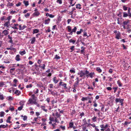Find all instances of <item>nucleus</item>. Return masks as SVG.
I'll use <instances>...</instances> for the list:
<instances>
[{
	"label": "nucleus",
	"instance_id": "6ab92c4d",
	"mask_svg": "<svg viewBox=\"0 0 131 131\" xmlns=\"http://www.w3.org/2000/svg\"><path fill=\"white\" fill-rule=\"evenodd\" d=\"M39 31V30L38 29H34L33 30V34L37 33Z\"/></svg>",
	"mask_w": 131,
	"mask_h": 131
},
{
	"label": "nucleus",
	"instance_id": "473e14b6",
	"mask_svg": "<svg viewBox=\"0 0 131 131\" xmlns=\"http://www.w3.org/2000/svg\"><path fill=\"white\" fill-rule=\"evenodd\" d=\"M90 125V126H92L93 128H95L96 127H98L96 126H95V125L94 123H93L92 124H90L89 125V126Z\"/></svg>",
	"mask_w": 131,
	"mask_h": 131
},
{
	"label": "nucleus",
	"instance_id": "f03ea898",
	"mask_svg": "<svg viewBox=\"0 0 131 131\" xmlns=\"http://www.w3.org/2000/svg\"><path fill=\"white\" fill-rule=\"evenodd\" d=\"M88 73V71L87 70H86L84 71L81 70L78 73V75H80V77L82 78L83 76H84V75L87 74Z\"/></svg>",
	"mask_w": 131,
	"mask_h": 131
},
{
	"label": "nucleus",
	"instance_id": "f704fd0d",
	"mask_svg": "<svg viewBox=\"0 0 131 131\" xmlns=\"http://www.w3.org/2000/svg\"><path fill=\"white\" fill-rule=\"evenodd\" d=\"M79 81H76L74 83V86H77L78 85Z\"/></svg>",
	"mask_w": 131,
	"mask_h": 131
},
{
	"label": "nucleus",
	"instance_id": "69168bd1",
	"mask_svg": "<svg viewBox=\"0 0 131 131\" xmlns=\"http://www.w3.org/2000/svg\"><path fill=\"white\" fill-rule=\"evenodd\" d=\"M60 128H61L62 130H65V127L64 126H63L62 125L60 126Z\"/></svg>",
	"mask_w": 131,
	"mask_h": 131
},
{
	"label": "nucleus",
	"instance_id": "b1692460",
	"mask_svg": "<svg viewBox=\"0 0 131 131\" xmlns=\"http://www.w3.org/2000/svg\"><path fill=\"white\" fill-rule=\"evenodd\" d=\"M19 53L22 56L26 54V52L25 50H24L23 51H20L19 52Z\"/></svg>",
	"mask_w": 131,
	"mask_h": 131
},
{
	"label": "nucleus",
	"instance_id": "a18cd8bd",
	"mask_svg": "<svg viewBox=\"0 0 131 131\" xmlns=\"http://www.w3.org/2000/svg\"><path fill=\"white\" fill-rule=\"evenodd\" d=\"M128 7L126 6L125 5H123V9L125 11L127 9Z\"/></svg>",
	"mask_w": 131,
	"mask_h": 131
},
{
	"label": "nucleus",
	"instance_id": "cd10ccee",
	"mask_svg": "<svg viewBox=\"0 0 131 131\" xmlns=\"http://www.w3.org/2000/svg\"><path fill=\"white\" fill-rule=\"evenodd\" d=\"M81 5L80 4H78L76 5V8L77 9H81Z\"/></svg>",
	"mask_w": 131,
	"mask_h": 131
},
{
	"label": "nucleus",
	"instance_id": "79ce46f5",
	"mask_svg": "<svg viewBox=\"0 0 131 131\" xmlns=\"http://www.w3.org/2000/svg\"><path fill=\"white\" fill-rule=\"evenodd\" d=\"M25 103V101H21L20 102V105H21V106H23L24 105V103Z\"/></svg>",
	"mask_w": 131,
	"mask_h": 131
},
{
	"label": "nucleus",
	"instance_id": "5701e85b",
	"mask_svg": "<svg viewBox=\"0 0 131 131\" xmlns=\"http://www.w3.org/2000/svg\"><path fill=\"white\" fill-rule=\"evenodd\" d=\"M41 107L42 110L43 111H45L46 112H47L48 110L47 109H45V106H41Z\"/></svg>",
	"mask_w": 131,
	"mask_h": 131
},
{
	"label": "nucleus",
	"instance_id": "ddd939ff",
	"mask_svg": "<svg viewBox=\"0 0 131 131\" xmlns=\"http://www.w3.org/2000/svg\"><path fill=\"white\" fill-rule=\"evenodd\" d=\"M20 56L19 54L17 55L15 57V59L17 61H19L21 60Z\"/></svg>",
	"mask_w": 131,
	"mask_h": 131
},
{
	"label": "nucleus",
	"instance_id": "864d4df0",
	"mask_svg": "<svg viewBox=\"0 0 131 131\" xmlns=\"http://www.w3.org/2000/svg\"><path fill=\"white\" fill-rule=\"evenodd\" d=\"M23 107V106H21L18 108V110L19 111H21Z\"/></svg>",
	"mask_w": 131,
	"mask_h": 131
},
{
	"label": "nucleus",
	"instance_id": "338daca9",
	"mask_svg": "<svg viewBox=\"0 0 131 131\" xmlns=\"http://www.w3.org/2000/svg\"><path fill=\"white\" fill-rule=\"evenodd\" d=\"M53 85L52 84H50L49 85V88H53Z\"/></svg>",
	"mask_w": 131,
	"mask_h": 131
},
{
	"label": "nucleus",
	"instance_id": "2f4dec72",
	"mask_svg": "<svg viewBox=\"0 0 131 131\" xmlns=\"http://www.w3.org/2000/svg\"><path fill=\"white\" fill-rule=\"evenodd\" d=\"M11 118V117L9 116L8 117V118L7 119L6 121L7 123H11V122L10 121Z\"/></svg>",
	"mask_w": 131,
	"mask_h": 131
},
{
	"label": "nucleus",
	"instance_id": "0e129e2a",
	"mask_svg": "<svg viewBox=\"0 0 131 131\" xmlns=\"http://www.w3.org/2000/svg\"><path fill=\"white\" fill-rule=\"evenodd\" d=\"M56 27L57 26L56 25L53 26L52 27V30L53 31H54L56 28Z\"/></svg>",
	"mask_w": 131,
	"mask_h": 131
},
{
	"label": "nucleus",
	"instance_id": "680f3d73",
	"mask_svg": "<svg viewBox=\"0 0 131 131\" xmlns=\"http://www.w3.org/2000/svg\"><path fill=\"white\" fill-rule=\"evenodd\" d=\"M5 17L4 16H3L2 17H0V19L1 20L3 21L5 19Z\"/></svg>",
	"mask_w": 131,
	"mask_h": 131
},
{
	"label": "nucleus",
	"instance_id": "bf43d9fd",
	"mask_svg": "<svg viewBox=\"0 0 131 131\" xmlns=\"http://www.w3.org/2000/svg\"><path fill=\"white\" fill-rule=\"evenodd\" d=\"M30 14L29 13H27L26 14H25L24 15V16L25 17H29L30 16Z\"/></svg>",
	"mask_w": 131,
	"mask_h": 131
},
{
	"label": "nucleus",
	"instance_id": "49530a36",
	"mask_svg": "<svg viewBox=\"0 0 131 131\" xmlns=\"http://www.w3.org/2000/svg\"><path fill=\"white\" fill-rule=\"evenodd\" d=\"M21 117H23V120L24 121H25L27 119V117L26 116H23L22 115L21 116Z\"/></svg>",
	"mask_w": 131,
	"mask_h": 131
},
{
	"label": "nucleus",
	"instance_id": "c9c22d12",
	"mask_svg": "<svg viewBox=\"0 0 131 131\" xmlns=\"http://www.w3.org/2000/svg\"><path fill=\"white\" fill-rule=\"evenodd\" d=\"M14 4L13 3H11L9 2H8V3L7 4V6H13Z\"/></svg>",
	"mask_w": 131,
	"mask_h": 131
},
{
	"label": "nucleus",
	"instance_id": "58836bf2",
	"mask_svg": "<svg viewBox=\"0 0 131 131\" xmlns=\"http://www.w3.org/2000/svg\"><path fill=\"white\" fill-rule=\"evenodd\" d=\"M82 128L83 130L84 131H88L87 129L86 128V127L85 126H83L82 127Z\"/></svg>",
	"mask_w": 131,
	"mask_h": 131
},
{
	"label": "nucleus",
	"instance_id": "9d476101",
	"mask_svg": "<svg viewBox=\"0 0 131 131\" xmlns=\"http://www.w3.org/2000/svg\"><path fill=\"white\" fill-rule=\"evenodd\" d=\"M21 26V25H20L19 26V30H23L27 27V26L24 25H23L22 27Z\"/></svg>",
	"mask_w": 131,
	"mask_h": 131
},
{
	"label": "nucleus",
	"instance_id": "4d7b16f0",
	"mask_svg": "<svg viewBox=\"0 0 131 131\" xmlns=\"http://www.w3.org/2000/svg\"><path fill=\"white\" fill-rule=\"evenodd\" d=\"M9 109L11 111H13L14 110V108L13 106L12 107H9Z\"/></svg>",
	"mask_w": 131,
	"mask_h": 131
},
{
	"label": "nucleus",
	"instance_id": "412c9836",
	"mask_svg": "<svg viewBox=\"0 0 131 131\" xmlns=\"http://www.w3.org/2000/svg\"><path fill=\"white\" fill-rule=\"evenodd\" d=\"M14 93L15 94H16L17 95H19L20 94L21 92L18 90H16L15 91Z\"/></svg>",
	"mask_w": 131,
	"mask_h": 131
},
{
	"label": "nucleus",
	"instance_id": "6e6d98bb",
	"mask_svg": "<svg viewBox=\"0 0 131 131\" xmlns=\"http://www.w3.org/2000/svg\"><path fill=\"white\" fill-rule=\"evenodd\" d=\"M113 89L114 90V93H115L117 91V87H113Z\"/></svg>",
	"mask_w": 131,
	"mask_h": 131
},
{
	"label": "nucleus",
	"instance_id": "f3484780",
	"mask_svg": "<svg viewBox=\"0 0 131 131\" xmlns=\"http://www.w3.org/2000/svg\"><path fill=\"white\" fill-rule=\"evenodd\" d=\"M23 3L26 7L27 6L29 5V2L28 1H24Z\"/></svg>",
	"mask_w": 131,
	"mask_h": 131
},
{
	"label": "nucleus",
	"instance_id": "f8f14e48",
	"mask_svg": "<svg viewBox=\"0 0 131 131\" xmlns=\"http://www.w3.org/2000/svg\"><path fill=\"white\" fill-rule=\"evenodd\" d=\"M50 19L49 18H48L46 19L45 20L44 24L45 25L48 24L50 23Z\"/></svg>",
	"mask_w": 131,
	"mask_h": 131
},
{
	"label": "nucleus",
	"instance_id": "2eb2a0df",
	"mask_svg": "<svg viewBox=\"0 0 131 131\" xmlns=\"http://www.w3.org/2000/svg\"><path fill=\"white\" fill-rule=\"evenodd\" d=\"M39 67L44 70L45 69V64H43L42 65L40 64L39 65Z\"/></svg>",
	"mask_w": 131,
	"mask_h": 131
},
{
	"label": "nucleus",
	"instance_id": "37998d69",
	"mask_svg": "<svg viewBox=\"0 0 131 131\" xmlns=\"http://www.w3.org/2000/svg\"><path fill=\"white\" fill-rule=\"evenodd\" d=\"M7 126V124H6V126L4 125H0V128H5Z\"/></svg>",
	"mask_w": 131,
	"mask_h": 131
},
{
	"label": "nucleus",
	"instance_id": "dca6fc26",
	"mask_svg": "<svg viewBox=\"0 0 131 131\" xmlns=\"http://www.w3.org/2000/svg\"><path fill=\"white\" fill-rule=\"evenodd\" d=\"M2 33L5 36H6L9 34V32L7 30H5L3 31Z\"/></svg>",
	"mask_w": 131,
	"mask_h": 131
},
{
	"label": "nucleus",
	"instance_id": "e2e57ef3",
	"mask_svg": "<svg viewBox=\"0 0 131 131\" xmlns=\"http://www.w3.org/2000/svg\"><path fill=\"white\" fill-rule=\"evenodd\" d=\"M21 3L19 2L18 3L16 4V6L17 7H18L20 6L21 5Z\"/></svg>",
	"mask_w": 131,
	"mask_h": 131
},
{
	"label": "nucleus",
	"instance_id": "774afa93",
	"mask_svg": "<svg viewBox=\"0 0 131 131\" xmlns=\"http://www.w3.org/2000/svg\"><path fill=\"white\" fill-rule=\"evenodd\" d=\"M11 17L12 16H10L7 17V19L8 20V21H10V19H11Z\"/></svg>",
	"mask_w": 131,
	"mask_h": 131
},
{
	"label": "nucleus",
	"instance_id": "a878e982",
	"mask_svg": "<svg viewBox=\"0 0 131 131\" xmlns=\"http://www.w3.org/2000/svg\"><path fill=\"white\" fill-rule=\"evenodd\" d=\"M128 16V14L126 13V12H124L123 13V17H126L127 16Z\"/></svg>",
	"mask_w": 131,
	"mask_h": 131
},
{
	"label": "nucleus",
	"instance_id": "72a5a7b5",
	"mask_svg": "<svg viewBox=\"0 0 131 131\" xmlns=\"http://www.w3.org/2000/svg\"><path fill=\"white\" fill-rule=\"evenodd\" d=\"M6 99L8 100H12L13 99V98L10 96H9L7 97Z\"/></svg>",
	"mask_w": 131,
	"mask_h": 131
},
{
	"label": "nucleus",
	"instance_id": "603ef678",
	"mask_svg": "<svg viewBox=\"0 0 131 131\" xmlns=\"http://www.w3.org/2000/svg\"><path fill=\"white\" fill-rule=\"evenodd\" d=\"M54 58L57 59H58L60 58V57L59 56H58V55L56 54L55 55Z\"/></svg>",
	"mask_w": 131,
	"mask_h": 131
},
{
	"label": "nucleus",
	"instance_id": "7c9ffc66",
	"mask_svg": "<svg viewBox=\"0 0 131 131\" xmlns=\"http://www.w3.org/2000/svg\"><path fill=\"white\" fill-rule=\"evenodd\" d=\"M53 81L54 83L56 84L58 82V81L56 79L55 77L53 78Z\"/></svg>",
	"mask_w": 131,
	"mask_h": 131
},
{
	"label": "nucleus",
	"instance_id": "bb28decb",
	"mask_svg": "<svg viewBox=\"0 0 131 131\" xmlns=\"http://www.w3.org/2000/svg\"><path fill=\"white\" fill-rule=\"evenodd\" d=\"M31 97L32 98V99H33L34 100H36L37 97H36L34 94H32L31 95Z\"/></svg>",
	"mask_w": 131,
	"mask_h": 131
},
{
	"label": "nucleus",
	"instance_id": "8fccbe9b",
	"mask_svg": "<svg viewBox=\"0 0 131 131\" xmlns=\"http://www.w3.org/2000/svg\"><path fill=\"white\" fill-rule=\"evenodd\" d=\"M70 72L71 73H74L75 72V70L74 69H71L70 70Z\"/></svg>",
	"mask_w": 131,
	"mask_h": 131
},
{
	"label": "nucleus",
	"instance_id": "20e7f679",
	"mask_svg": "<svg viewBox=\"0 0 131 131\" xmlns=\"http://www.w3.org/2000/svg\"><path fill=\"white\" fill-rule=\"evenodd\" d=\"M114 33L115 34V38L117 39H119L121 38V34L120 32L115 30L114 31Z\"/></svg>",
	"mask_w": 131,
	"mask_h": 131
},
{
	"label": "nucleus",
	"instance_id": "09e8293b",
	"mask_svg": "<svg viewBox=\"0 0 131 131\" xmlns=\"http://www.w3.org/2000/svg\"><path fill=\"white\" fill-rule=\"evenodd\" d=\"M32 86V85L30 84L29 85H27L26 86V88H30Z\"/></svg>",
	"mask_w": 131,
	"mask_h": 131
},
{
	"label": "nucleus",
	"instance_id": "6e6552de",
	"mask_svg": "<svg viewBox=\"0 0 131 131\" xmlns=\"http://www.w3.org/2000/svg\"><path fill=\"white\" fill-rule=\"evenodd\" d=\"M124 101L123 99H121L120 98H117L116 99L115 101L116 103L119 102L120 103L123 102Z\"/></svg>",
	"mask_w": 131,
	"mask_h": 131
},
{
	"label": "nucleus",
	"instance_id": "e433bc0d",
	"mask_svg": "<svg viewBox=\"0 0 131 131\" xmlns=\"http://www.w3.org/2000/svg\"><path fill=\"white\" fill-rule=\"evenodd\" d=\"M33 91L34 93H35V94H36L38 92L39 90L38 89H35Z\"/></svg>",
	"mask_w": 131,
	"mask_h": 131
},
{
	"label": "nucleus",
	"instance_id": "423d86ee",
	"mask_svg": "<svg viewBox=\"0 0 131 131\" xmlns=\"http://www.w3.org/2000/svg\"><path fill=\"white\" fill-rule=\"evenodd\" d=\"M36 100H34L33 99H32L31 98H30L29 99L28 101V103H27L28 104H37L36 102Z\"/></svg>",
	"mask_w": 131,
	"mask_h": 131
},
{
	"label": "nucleus",
	"instance_id": "a19ab883",
	"mask_svg": "<svg viewBox=\"0 0 131 131\" xmlns=\"http://www.w3.org/2000/svg\"><path fill=\"white\" fill-rule=\"evenodd\" d=\"M4 99V97L3 94H1L0 93V99L1 100H3Z\"/></svg>",
	"mask_w": 131,
	"mask_h": 131
},
{
	"label": "nucleus",
	"instance_id": "de8ad7c7",
	"mask_svg": "<svg viewBox=\"0 0 131 131\" xmlns=\"http://www.w3.org/2000/svg\"><path fill=\"white\" fill-rule=\"evenodd\" d=\"M92 119L94 122H95L96 121V117L94 116L92 118Z\"/></svg>",
	"mask_w": 131,
	"mask_h": 131
},
{
	"label": "nucleus",
	"instance_id": "c756f323",
	"mask_svg": "<svg viewBox=\"0 0 131 131\" xmlns=\"http://www.w3.org/2000/svg\"><path fill=\"white\" fill-rule=\"evenodd\" d=\"M6 49L13 51H15V48L12 47H10V48H6Z\"/></svg>",
	"mask_w": 131,
	"mask_h": 131
},
{
	"label": "nucleus",
	"instance_id": "c03bdc74",
	"mask_svg": "<svg viewBox=\"0 0 131 131\" xmlns=\"http://www.w3.org/2000/svg\"><path fill=\"white\" fill-rule=\"evenodd\" d=\"M5 85L4 82H2L0 83V87H2Z\"/></svg>",
	"mask_w": 131,
	"mask_h": 131
},
{
	"label": "nucleus",
	"instance_id": "393cba45",
	"mask_svg": "<svg viewBox=\"0 0 131 131\" xmlns=\"http://www.w3.org/2000/svg\"><path fill=\"white\" fill-rule=\"evenodd\" d=\"M31 43L32 44H34L36 40V39L35 37H33L31 40Z\"/></svg>",
	"mask_w": 131,
	"mask_h": 131
},
{
	"label": "nucleus",
	"instance_id": "7ed1b4c3",
	"mask_svg": "<svg viewBox=\"0 0 131 131\" xmlns=\"http://www.w3.org/2000/svg\"><path fill=\"white\" fill-rule=\"evenodd\" d=\"M100 126L101 128L100 129L101 131H104L107 128L110 127L108 124L107 123H106L105 125L103 124L101 125Z\"/></svg>",
	"mask_w": 131,
	"mask_h": 131
},
{
	"label": "nucleus",
	"instance_id": "f257e3e1",
	"mask_svg": "<svg viewBox=\"0 0 131 131\" xmlns=\"http://www.w3.org/2000/svg\"><path fill=\"white\" fill-rule=\"evenodd\" d=\"M67 28L68 31L70 32L69 34H70L71 35H72L73 33H75L77 30V28L76 26H74L73 28L72 29V27L71 26H67Z\"/></svg>",
	"mask_w": 131,
	"mask_h": 131
},
{
	"label": "nucleus",
	"instance_id": "c85d7f7f",
	"mask_svg": "<svg viewBox=\"0 0 131 131\" xmlns=\"http://www.w3.org/2000/svg\"><path fill=\"white\" fill-rule=\"evenodd\" d=\"M74 126V124L73 122H70L69 124V127H68L69 128H72Z\"/></svg>",
	"mask_w": 131,
	"mask_h": 131
},
{
	"label": "nucleus",
	"instance_id": "ea45409f",
	"mask_svg": "<svg viewBox=\"0 0 131 131\" xmlns=\"http://www.w3.org/2000/svg\"><path fill=\"white\" fill-rule=\"evenodd\" d=\"M4 112L3 111L1 112H0V116L1 117H3L4 115Z\"/></svg>",
	"mask_w": 131,
	"mask_h": 131
},
{
	"label": "nucleus",
	"instance_id": "39448f33",
	"mask_svg": "<svg viewBox=\"0 0 131 131\" xmlns=\"http://www.w3.org/2000/svg\"><path fill=\"white\" fill-rule=\"evenodd\" d=\"M95 73L94 72H91L89 73L88 71V73L86 75V77H90L91 78H93L95 75Z\"/></svg>",
	"mask_w": 131,
	"mask_h": 131
},
{
	"label": "nucleus",
	"instance_id": "1a4fd4ad",
	"mask_svg": "<svg viewBox=\"0 0 131 131\" xmlns=\"http://www.w3.org/2000/svg\"><path fill=\"white\" fill-rule=\"evenodd\" d=\"M48 90L49 92H50L51 93L50 94H51L54 96L56 95H57V93L56 92H54V91H53L51 89H48Z\"/></svg>",
	"mask_w": 131,
	"mask_h": 131
},
{
	"label": "nucleus",
	"instance_id": "13d9d810",
	"mask_svg": "<svg viewBox=\"0 0 131 131\" xmlns=\"http://www.w3.org/2000/svg\"><path fill=\"white\" fill-rule=\"evenodd\" d=\"M117 83L118 84V85L119 86L121 87V86H122V84H121L120 82L119 81H117Z\"/></svg>",
	"mask_w": 131,
	"mask_h": 131
},
{
	"label": "nucleus",
	"instance_id": "4be33fe9",
	"mask_svg": "<svg viewBox=\"0 0 131 131\" xmlns=\"http://www.w3.org/2000/svg\"><path fill=\"white\" fill-rule=\"evenodd\" d=\"M96 70L99 72L100 73L102 71V70L99 67H97L96 68Z\"/></svg>",
	"mask_w": 131,
	"mask_h": 131
},
{
	"label": "nucleus",
	"instance_id": "4c0bfd02",
	"mask_svg": "<svg viewBox=\"0 0 131 131\" xmlns=\"http://www.w3.org/2000/svg\"><path fill=\"white\" fill-rule=\"evenodd\" d=\"M56 117H50L49 120L51 121H53L55 119Z\"/></svg>",
	"mask_w": 131,
	"mask_h": 131
},
{
	"label": "nucleus",
	"instance_id": "052dcab7",
	"mask_svg": "<svg viewBox=\"0 0 131 131\" xmlns=\"http://www.w3.org/2000/svg\"><path fill=\"white\" fill-rule=\"evenodd\" d=\"M76 14H72V15H71V18L74 19V17L76 16Z\"/></svg>",
	"mask_w": 131,
	"mask_h": 131
},
{
	"label": "nucleus",
	"instance_id": "4468645a",
	"mask_svg": "<svg viewBox=\"0 0 131 131\" xmlns=\"http://www.w3.org/2000/svg\"><path fill=\"white\" fill-rule=\"evenodd\" d=\"M40 14V13L38 11H37L34 12L33 14V16H38Z\"/></svg>",
	"mask_w": 131,
	"mask_h": 131
},
{
	"label": "nucleus",
	"instance_id": "9b49d317",
	"mask_svg": "<svg viewBox=\"0 0 131 131\" xmlns=\"http://www.w3.org/2000/svg\"><path fill=\"white\" fill-rule=\"evenodd\" d=\"M10 21H8L6 22L4 24V25L5 26H6L7 27L9 28L10 25Z\"/></svg>",
	"mask_w": 131,
	"mask_h": 131
},
{
	"label": "nucleus",
	"instance_id": "3c124183",
	"mask_svg": "<svg viewBox=\"0 0 131 131\" xmlns=\"http://www.w3.org/2000/svg\"><path fill=\"white\" fill-rule=\"evenodd\" d=\"M69 42H71L73 44H74L75 42V41L73 40L72 39H71L70 40H69Z\"/></svg>",
	"mask_w": 131,
	"mask_h": 131
},
{
	"label": "nucleus",
	"instance_id": "aec40b11",
	"mask_svg": "<svg viewBox=\"0 0 131 131\" xmlns=\"http://www.w3.org/2000/svg\"><path fill=\"white\" fill-rule=\"evenodd\" d=\"M88 99H91L90 98H89L88 97H83L82 98L81 100L82 101H84L85 100H87Z\"/></svg>",
	"mask_w": 131,
	"mask_h": 131
},
{
	"label": "nucleus",
	"instance_id": "a211bd4d",
	"mask_svg": "<svg viewBox=\"0 0 131 131\" xmlns=\"http://www.w3.org/2000/svg\"><path fill=\"white\" fill-rule=\"evenodd\" d=\"M18 24H15L14 25V26L12 27V28L14 29H18V28L16 27L18 26Z\"/></svg>",
	"mask_w": 131,
	"mask_h": 131
},
{
	"label": "nucleus",
	"instance_id": "5fc2aeb1",
	"mask_svg": "<svg viewBox=\"0 0 131 131\" xmlns=\"http://www.w3.org/2000/svg\"><path fill=\"white\" fill-rule=\"evenodd\" d=\"M56 115L57 117H60L61 116L60 114L57 112L56 113Z\"/></svg>",
	"mask_w": 131,
	"mask_h": 131
},
{
	"label": "nucleus",
	"instance_id": "0eeeda50",
	"mask_svg": "<svg viewBox=\"0 0 131 131\" xmlns=\"http://www.w3.org/2000/svg\"><path fill=\"white\" fill-rule=\"evenodd\" d=\"M59 85L60 86L62 85L64 87V89H66L67 88V84L66 83H64L60 81L59 83Z\"/></svg>",
	"mask_w": 131,
	"mask_h": 131
}]
</instances>
